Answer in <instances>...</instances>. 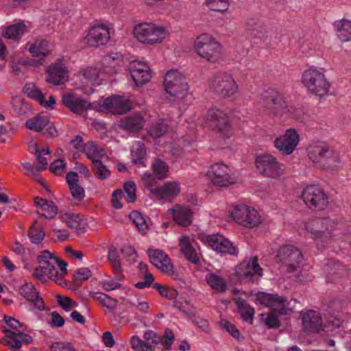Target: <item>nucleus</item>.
Returning a JSON list of instances; mask_svg holds the SVG:
<instances>
[{
  "label": "nucleus",
  "mask_w": 351,
  "mask_h": 351,
  "mask_svg": "<svg viewBox=\"0 0 351 351\" xmlns=\"http://www.w3.org/2000/svg\"><path fill=\"white\" fill-rule=\"evenodd\" d=\"M25 125L30 130L37 132H43V134L45 136L50 137H55L57 136V130L56 128L46 117L40 115L36 116L28 119L25 123Z\"/></svg>",
  "instance_id": "20"
},
{
  "label": "nucleus",
  "mask_w": 351,
  "mask_h": 351,
  "mask_svg": "<svg viewBox=\"0 0 351 351\" xmlns=\"http://www.w3.org/2000/svg\"><path fill=\"white\" fill-rule=\"evenodd\" d=\"M99 75V69L93 66L83 69L79 73L80 80L84 84L93 82L98 78Z\"/></svg>",
  "instance_id": "44"
},
{
  "label": "nucleus",
  "mask_w": 351,
  "mask_h": 351,
  "mask_svg": "<svg viewBox=\"0 0 351 351\" xmlns=\"http://www.w3.org/2000/svg\"><path fill=\"white\" fill-rule=\"evenodd\" d=\"M277 258L287 272L295 271L303 260L301 251L292 245L280 247L277 252Z\"/></svg>",
  "instance_id": "10"
},
{
  "label": "nucleus",
  "mask_w": 351,
  "mask_h": 351,
  "mask_svg": "<svg viewBox=\"0 0 351 351\" xmlns=\"http://www.w3.org/2000/svg\"><path fill=\"white\" fill-rule=\"evenodd\" d=\"M256 300L261 304L271 308V311H276L280 314L288 313L287 299L278 294L258 292L256 293Z\"/></svg>",
  "instance_id": "19"
},
{
  "label": "nucleus",
  "mask_w": 351,
  "mask_h": 351,
  "mask_svg": "<svg viewBox=\"0 0 351 351\" xmlns=\"http://www.w3.org/2000/svg\"><path fill=\"white\" fill-rule=\"evenodd\" d=\"M38 221L31 226L29 230V237L34 243H40L44 239L45 235L40 226L37 225Z\"/></svg>",
  "instance_id": "48"
},
{
  "label": "nucleus",
  "mask_w": 351,
  "mask_h": 351,
  "mask_svg": "<svg viewBox=\"0 0 351 351\" xmlns=\"http://www.w3.org/2000/svg\"><path fill=\"white\" fill-rule=\"evenodd\" d=\"M194 49L201 58L208 62L215 63L221 59V45L209 34L198 36L194 42Z\"/></svg>",
  "instance_id": "6"
},
{
  "label": "nucleus",
  "mask_w": 351,
  "mask_h": 351,
  "mask_svg": "<svg viewBox=\"0 0 351 351\" xmlns=\"http://www.w3.org/2000/svg\"><path fill=\"white\" fill-rule=\"evenodd\" d=\"M91 276V271L88 268H80L75 271L74 280L75 281H84L88 280Z\"/></svg>",
  "instance_id": "61"
},
{
  "label": "nucleus",
  "mask_w": 351,
  "mask_h": 351,
  "mask_svg": "<svg viewBox=\"0 0 351 351\" xmlns=\"http://www.w3.org/2000/svg\"><path fill=\"white\" fill-rule=\"evenodd\" d=\"M61 219L69 228L76 230L80 228V220L78 215L65 213L61 216Z\"/></svg>",
  "instance_id": "51"
},
{
  "label": "nucleus",
  "mask_w": 351,
  "mask_h": 351,
  "mask_svg": "<svg viewBox=\"0 0 351 351\" xmlns=\"http://www.w3.org/2000/svg\"><path fill=\"white\" fill-rule=\"evenodd\" d=\"M302 198L304 204L313 210H322L328 204V196L318 186H307L302 191Z\"/></svg>",
  "instance_id": "11"
},
{
  "label": "nucleus",
  "mask_w": 351,
  "mask_h": 351,
  "mask_svg": "<svg viewBox=\"0 0 351 351\" xmlns=\"http://www.w3.org/2000/svg\"><path fill=\"white\" fill-rule=\"evenodd\" d=\"M129 217L140 232L144 233L147 232L148 230V225L140 212L137 210L132 211L130 214Z\"/></svg>",
  "instance_id": "47"
},
{
  "label": "nucleus",
  "mask_w": 351,
  "mask_h": 351,
  "mask_svg": "<svg viewBox=\"0 0 351 351\" xmlns=\"http://www.w3.org/2000/svg\"><path fill=\"white\" fill-rule=\"evenodd\" d=\"M234 220L245 228L258 227L261 223V217L256 209L245 204H240L232 212Z\"/></svg>",
  "instance_id": "13"
},
{
  "label": "nucleus",
  "mask_w": 351,
  "mask_h": 351,
  "mask_svg": "<svg viewBox=\"0 0 351 351\" xmlns=\"http://www.w3.org/2000/svg\"><path fill=\"white\" fill-rule=\"evenodd\" d=\"M306 155L313 165L328 171H337L341 165L339 154L326 141H311L306 147Z\"/></svg>",
  "instance_id": "1"
},
{
  "label": "nucleus",
  "mask_w": 351,
  "mask_h": 351,
  "mask_svg": "<svg viewBox=\"0 0 351 351\" xmlns=\"http://www.w3.org/2000/svg\"><path fill=\"white\" fill-rule=\"evenodd\" d=\"M221 325L223 328H226V330L230 333L232 337L236 339H239L240 332L234 324H231L228 320L222 319L221 321Z\"/></svg>",
  "instance_id": "63"
},
{
  "label": "nucleus",
  "mask_w": 351,
  "mask_h": 351,
  "mask_svg": "<svg viewBox=\"0 0 351 351\" xmlns=\"http://www.w3.org/2000/svg\"><path fill=\"white\" fill-rule=\"evenodd\" d=\"M27 30V26L23 22L11 25L5 28L3 36L8 39L17 40Z\"/></svg>",
  "instance_id": "37"
},
{
  "label": "nucleus",
  "mask_w": 351,
  "mask_h": 351,
  "mask_svg": "<svg viewBox=\"0 0 351 351\" xmlns=\"http://www.w3.org/2000/svg\"><path fill=\"white\" fill-rule=\"evenodd\" d=\"M209 89L222 98L234 97L239 93V85L232 74L218 72L208 82Z\"/></svg>",
  "instance_id": "7"
},
{
  "label": "nucleus",
  "mask_w": 351,
  "mask_h": 351,
  "mask_svg": "<svg viewBox=\"0 0 351 351\" xmlns=\"http://www.w3.org/2000/svg\"><path fill=\"white\" fill-rule=\"evenodd\" d=\"M153 287L160 293L162 296L169 300L175 299L178 295V293L175 289L162 286L158 283L154 284Z\"/></svg>",
  "instance_id": "54"
},
{
  "label": "nucleus",
  "mask_w": 351,
  "mask_h": 351,
  "mask_svg": "<svg viewBox=\"0 0 351 351\" xmlns=\"http://www.w3.org/2000/svg\"><path fill=\"white\" fill-rule=\"evenodd\" d=\"M93 172L95 176L99 180H106L110 177L111 172L108 168L100 160L93 164Z\"/></svg>",
  "instance_id": "46"
},
{
  "label": "nucleus",
  "mask_w": 351,
  "mask_h": 351,
  "mask_svg": "<svg viewBox=\"0 0 351 351\" xmlns=\"http://www.w3.org/2000/svg\"><path fill=\"white\" fill-rule=\"evenodd\" d=\"M108 259L114 271V278L117 280H122L123 276L122 274V268L121 266L119 256L115 247H112L108 252Z\"/></svg>",
  "instance_id": "40"
},
{
  "label": "nucleus",
  "mask_w": 351,
  "mask_h": 351,
  "mask_svg": "<svg viewBox=\"0 0 351 351\" xmlns=\"http://www.w3.org/2000/svg\"><path fill=\"white\" fill-rule=\"evenodd\" d=\"M46 73V81L55 86L63 84L69 80L68 69L61 62L51 64Z\"/></svg>",
  "instance_id": "22"
},
{
  "label": "nucleus",
  "mask_w": 351,
  "mask_h": 351,
  "mask_svg": "<svg viewBox=\"0 0 351 351\" xmlns=\"http://www.w3.org/2000/svg\"><path fill=\"white\" fill-rule=\"evenodd\" d=\"M56 298L58 304L66 312H69L71 309L75 308L77 306V302L69 297L58 295Z\"/></svg>",
  "instance_id": "56"
},
{
  "label": "nucleus",
  "mask_w": 351,
  "mask_h": 351,
  "mask_svg": "<svg viewBox=\"0 0 351 351\" xmlns=\"http://www.w3.org/2000/svg\"><path fill=\"white\" fill-rule=\"evenodd\" d=\"M25 93L29 97L36 100L43 107L48 108L56 103V99L53 96H50L49 101H46L41 90L34 84L27 85L25 86Z\"/></svg>",
  "instance_id": "32"
},
{
  "label": "nucleus",
  "mask_w": 351,
  "mask_h": 351,
  "mask_svg": "<svg viewBox=\"0 0 351 351\" xmlns=\"http://www.w3.org/2000/svg\"><path fill=\"white\" fill-rule=\"evenodd\" d=\"M40 210L43 213L40 217L52 219L56 215L58 208L53 202L46 200Z\"/></svg>",
  "instance_id": "52"
},
{
  "label": "nucleus",
  "mask_w": 351,
  "mask_h": 351,
  "mask_svg": "<svg viewBox=\"0 0 351 351\" xmlns=\"http://www.w3.org/2000/svg\"><path fill=\"white\" fill-rule=\"evenodd\" d=\"M39 266L35 268L33 276L43 283L47 279L58 282L66 274L67 263L56 256L48 250L43 251L37 256Z\"/></svg>",
  "instance_id": "2"
},
{
  "label": "nucleus",
  "mask_w": 351,
  "mask_h": 351,
  "mask_svg": "<svg viewBox=\"0 0 351 351\" xmlns=\"http://www.w3.org/2000/svg\"><path fill=\"white\" fill-rule=\"evenodd\" d=\"M124 190L126 195L125 199L128 202H134L136 199V185L133 182H127L124 184Z\"/></svg>",
  "instance_id": "59"
},
{
  "label": "nucleus",
  "mask_w": 351,
  "mask_h": 351,
  "mask_svg": "<svg viewBox=\"0 0 351 351\" xmlns=\"http://www.w3.org/2000/svg\"><path fill=\"white\" fill-rule=\"evenodd\" d=\"M262 106L269 114L298 117V109L288 104L284 95L273 88H268L261 95Z\"/></svg>",
  "instance_id": "3"
},
{
  "label": "nucleus",
  "mask_w": 351,
  "mask_h": 351,
  "mask_svg": "<svg viewBox=\"0 0 351 351\" xmlns=\"http://www.w3.org/2000/svg\"><path fill=\"white\" fill-rule=\"evenodd\" d=\"M69 190L73 197L78 201H82L85 197L84 190L79 184L69 187Z\"/></svg>",
  "instance_id": "64"
},
{
  "label": "nucleus",
  "mask_w": 351,
  "mask_h": 351,
  "mask_svg": "<svg viewBox=\"0 0 351 351\" xmlns=\"http://www.w3.org/2000/svg\"><path fill=\"white\" fill-rule=\"evenodd\" d=\"M269 28L263 24H259L251 34V36L261 40H266L269 36Z\"/></svg>",
  "instance_id": "57"
},
{
  "label": "nucleus",
  "mask_w": 351,
  "mask_h": 351,
  "mask_svg": "<svg viewBox=\"0 0 351 351\" xmlns=\"http://www.w3.org/2000/svg\"><path fill=\"white\" fill-rule=\"evenodd\" d=\"M337 226V221L330 217L310 219L303 224V228L313 239L326 241L331 237V232Z\"/></svg>",
  "instance_id": "9"
},
{
  "label": "nucleus",
  "mask_w": 351,
  "mask_h": 351,
  "mask_svg": "<svg viewBox=\"0 0 351 351\" xmlns=\"http://www.w3.org/2000/svg\"><path fill=\"white\" fill-rule=\"evenodd\" d=\"M121 252L130 263L136 262L137 253L132 247L125 246L121 250Z\"/></svg>",
  "instance_id": "62"
},
{
  "label": "nucleus",
  "mask_w": 351,
  "mask_h": 351,
  "mask_svg": "<svg viewBox=\"0 0 351 351\" xmlns=\"http://www.w3.org/2000/svg\"><path fill=\"white\" fill-rule=\"evenodd\" d=\"M235 303L242 319L252 324L254 315V308L240 298L235 299Z\"/></svg>",
  "instance_id": "39"
},
{
  "label": "nucleus",
  "mask_w": 351,
  "mask_h": 351,
  "mask_svg": "<svg viewBox=\"0 0 351 351\" xmlns=\"http://www.w3.org/2000/svg\"><path fill=\"white\" fill-rule=\"evenodd\" d=\"M337 36L343 42H351V21L342 19L334 23Z\"/></svg>",
  "instance_id": "31"
},
{
  "label": "nucleus",
  "mask_w": 351,
  "mask_h": 351,
  "mask_svg": "<svg viewBox=\"0 0 351 351\" xmlns=\"http://www.w3.org/2000/svg\"><path fill=\"white\" fill-rule=\"evenodd\" d=\"M103 108L114 114H125L132 109L130 100L119 96L106 98L103 104Z\"/></svg>",
  "instance_id": "24"
},
{
  "label": "nucleus",
  "mask_w": 351,
  "mask_h": 351,
  "mask_svg": "<svg viewBox=\"0 0 351 351\" xmlns=\"http://www.w3.org/2000/svg\"><path fill=\"white\" fill-rule=\"evenodd\" d=\"M153 171L157 178L161 180L167 177L168 167L165 162L158 160L153 164Z\"/></svg>",
  "instance_id": "53"
},
{
  "label": "nucleus",
  "mask_w": 351,
  "mask_h": 351,
  "mask_svg": "<svg viewBox=\"0 0 351 351\" xmlns=\"http://www.w3.org/2000/svg\"><path fill=\"white\" fill-rule=\"evenodd\" d=\"M83 152L86 154L93 164L95 161H100L105 155L104 150L98 149L93 142H88L85 144Z\"/></svg>",
  "instance_id": "43"
},
{
  "label": "nucleus",
  "mask_w": 351,
  "mask_h": 351,
  "mask_svg": "<svg viewBox=\"0 0 351 351\" xmlns=\"http://www.w3.org/2000/svg\"><path fill=\"white\" fill-rule=\"evenodd\" d=\"M168 130V125L162 119L154 122L149 130V134L154 138H160Z\"/></svg>",
  "instance_id": "45"
},
{
  "label": "nucleus",
  "mask_w": 351,
  "mask_h": 351,
  "mask_svg": "<svg viewBox=\"0 0 351 351\" xmlns=\"http://www.w3.org/2000/svg\"><path fill=\"white\" fill-rule=\"evenodd\" d=\"M299 141L298 132L293 128H289L274 141V146L282 154L289 155L295 149Z\"/></svg>",
  "instance_id": "17"
},
{
  "label": "nucleus",
  "mask_w": 351,
  "mask_h": 351,
  "mask_svg": "<svg viewBox=\"0 0 351 351\" xmlns=\"http://www.w3.org/2000/svg\"><path fill=\"white\" fill-rule=\"evenodd\" d=\"M147 254L150 262L164 273L173 274V266L169 257L160 250L149 249Z\"/></svg>",
  "instance_id": "23"
},
{
  "label": "nucleus",
  "mask_w": 351,
  "mask_h": 351,
  "mask_svg": "<svg viewBox=\"0 0 351 351\" xmlns=\"http://www.w3.org/2000/svg\"><path fill=\"white\" fill-rule=\"evenodd\" d=\"M206 176L213 184L220 187L228 186L235 182L234 179L230 175L228 167L223 163L210 165Z\"/></svg>",
  "instance_id": "15"
},
{
  "label": "nucleus",
  "mask_w": 351,
  "mask_h": 351,
  "mask_svg": "<svg viewBox=\"0 0 351 351\" xmlns=\"http://www.w3.org/2000/svg\"><path fill=\"white\" fill-rule=\"evenodd\" d=\"M207 284L215 291L218 293H224L226 291L228 286L226 280L221 276L214 273H209L205 278Z\"/></svg>",
  "instance_id": "36"
},
{
  "label": "nucleus",
  "mask_w": 351,
  "mask_h": 351,
  "mask_svg": "<svg viewBox=\"0 0 351 351\" xmlns=\"http://www.w3.org/2000/svg\"><path fill=\"white\" fill-rule=\"evenodd\" d=\"M164 88L166 93L174 100L184 99L189 91L184 76L177 70L167 72L164 79Z\"/></svg>",
  "instance_id": "8"
},
{
  "label": "nucleus",
  "mask_w": 351,
  "mask_h": 351,
  "mask_svg": "<svg viewBox=\"0 0 351 351\" xmlns=\"http://www.w3.org/2000/svg\"><path fill=\"white\" fill-rule=\"evenodd\" d=\"M323 324L320 314L315 311H308L302 315V326L306 332H317L322 328Z\"/></svg>",
  "instance_id": "28"
},
{
  "label": "nucleus",
  "mask_w": 351,
  "mask_h": 351,
  "mask_svg": "<svg viewBox=\"0 0 351 351\" xmlns=\"http://www.w3.org/2000/svg\"><path fill=\"white\" fill-rule=\"evenodd\" d=\"M237 274L241 278H248L255 275L261 276L262 269L258 263L256 256L251 257L243 261L238 266Z\"/></svg>",
  "instance_id": "25"
},
{
  "label": "nucleus",
  "mask_w": 351,
  "mask_h": 351,
  "mask_svg": "<svg viewBox=\"0 0 351 351\" xmlns=\"http://www.w3.org/2000/svg\"><path fill=\"white\" fill-rule=\"evenodd\" d=\"M207 119L210 125L219 133L226 137L229 136L231 123L227 112L217 108H212L207 112Z\"/></svg>",
  "instance_id": "14"
},
{
  "label": "nucleus",
  "mask_w": 351,
  "mask_h": 351,
  "mask_svg": "<svg viewBox=\"0 0 351 351\" xmlns=\"http://www.w3.org/2000/svg\"><path fill=\"white\" fill-rule=\"evenodd\" d=\"M4 332L6 334V337L1 340V342L11 348L19 349L21 347V341L16 338L18 337L11 330H4Z\"/></svg>",
  "instance_id": "50"
},
{
  "label": "nucleus",
  "mask_w": 351,
  "mask_h": 351,
  "mask_svg": "<svg viewBox=\"0 0 351 351\" xmlns=\"http://www.w3.org/2000/svg\"><path fill=\"white\" fill-rule=\"evenodd\" d=\"M51 351H75L73 346L70 343L56 342L51 345Z\"/></svg>",
  "instance_id": "60"
},
{
  "label": "nucleus",
  "mask_w": 351,
  "mask_h": 351,
  "mask_svg": "<svg viewBox=\"0 0 351 351\" xmlns=\"http://www.w3.org/2000/svg\"><path fill=\"white\" fill-rule=\"evenodd\" d=\"M91 297L103 306L106 307L109 311L113 312L117 306L118 302L109 295L98 293L93 292L90 293Z\"/></svg>",
  "instance_id": "41"
},
{
  "label": "nucleus",
  "mask_w": 351,
  "mask_h": 351,
  "mask_svg": "<svg viewBox=\"0 0 351 351\" xmlns=\"http://www.w3.org/2000/svg\"><path fill=\"white\" fill-rule=\"evenodd\" d=\"M133 32L140 43L152 45L162 43L169 34L167 28L152 23H140L134 27Z\"/></svg>",
  "instance_id": "5"
},
{
  "label": "nucleus",
  "mask_w": 351,
  "mask_h": 351,
  "mask_svg": "<svg viewBox=\"0 0 351 351\" xmlns=\"http://www.w3.org/2000/svg\"><path fill=\"white\" fill-rule=\"evenodd\" d=\"M10 104L14 112L19 115H27L30 112L29 104L21 96L16 95L12 97Z\"/></svg>",
  "instance_id": "42"
},
{
  "label": "nucleus",
  "mask_w": 351,
  "mask_h": 351,
  "mask_svg": "<svg viewBox=\"0 0 351 351\" xmlns=\"http://www.w3.org/2000/svg\"><path fill=\"white\" fill-rule=\"evenodd\" d=\"M144 123L145 121L143 116L137 113L124 118L121 123V126L130 132H136L143 128Z\"/></svg>",
  "instance_id": "33"
},
{
  "label": "nucleus",
  "mask_w": 351,
  "mask_h": 351,
  "mask_svg": "<svg viewBox=\"0 0 351 351\" xmlns=\"http://www.w3.org/2000/svg\"><path fill=\"white\" fill-rule=\"evenodd\" d=\"M145 341L138 337H133L131 339L132 348L135 351H155V347L160 342V338L154 332L148 330L145 332Z\"/></svg>",
  "instance_id": "21"
},
{
  "label": "nucleus",
  "mask_w": 351,
  "mask_h": 351,
  "mask_svg": "<svg viewBox=\"0 0 351 351\" xmlns=\"http://www.w3.org/2000/svg\"><path fill=\"white\" fill-rule=\"evenodd\" d=\"M205 3L212 10L223 12L228 10L229 0H206Z\"/></svg>",
  "instance_id": "49"
},
{
  "label": "nucleus",
  "mask_w": 351,
  "mask_h": 351,
  "mask_svg": "<svg viewBox=\"0 0 351 351\" xmlns=\"http://www.w3.org/2000/svg\"><path fill=\"white\" fill-rule=\"evenodd\" d=\"M180 193V188L176 182H167L158 188L156 195L159 199L174 197Z\"/></svg>",
  "instance_id": "38"
},
{
  "label": "nucleus",
  "mask_w": 351,
  "mask_h": 351,
  "mask_svg": "<svg viewBox=\"0 0 351 351\" xmlns=\"http://www.w3.org/2000/svg\"><path fill=\"white\" fill-rule=\"evenodd\" d=\"M130 69L131 76L136 85H143L152 77L149 66L143 62H132Z\"/></svg>",
  "instance_id": "27"
},
{
  "label": "nucleus",
  "mask_w": 351,
  "mask_h": 351,
  "mask_svg": "<svg viewBox=\"0 0 351 351\" xmlns=\"http://www.w3.org/2000/svg\"><path fill=\"white\" fill-rule=\"evenodd\" d=\"M110 40V32L105 25H95L90 28L84 42L88 47H98L105 45Z\"/></svg>",
  "instance_id": "18"
},
{
  "label": "nucleus",
  "mask_w": 351,
  "mask_h": 351,
  "mask_svg": "<svg viewBox=\"0 0 351 351\" xmlns=\"http://www.w3.org/2000/svg\"><path fill=\"white\" fill-rule=\"evenodd\" d=\"M174 221L181 226H188L191 223L192 213L189 208L176 205L171 209Z\"/></svg>",
  "instance_id": "30"
},
{
  "label": "nucleus",
  "mask_w": 351,
  "mask_h": 351,
  "mask_svg": "<svg viewBox=\"0 0 351 351\" xmlns=\"http://www.w3.org/2000/svg\"><path fill=\"white\" fill-rule=\"evenodd\" d=\"M255 163L258 171L267 178H278L285 173L284 165L269 154L258 156Z\"/></svg>",
  "instance_id": "12"
},
{
  "label": "nucleus",
  "mask_w": 351,
  "mask_h": 351,
  "mask_svg": "<svg viewBox=\"0 0 351 351\" xmlns=\"http://www.w3.org/2000/svg\"><path fill=\"white\" fill-rule=\"evenodd\" d=\"M301 81L308 92L318 98L327 95L330 88V84L324 72L315 68L305 70Z\"/></svg>",
  "instance_id": "4"
},
{
  "label": "nucleus",
  "mask_w": 351,
  "mask_h": 351,
  "mask_svg": "<svg viewBox=\"0 0 351 351\" xmlns=\"http://www.w3.org/2000/svg\"><path fill=\"white\" fill-rule=\"evenodd\" d=\"M199 239L205 244L210 246L213 250L221 254H235L236 247L223 236L217 234H200Z\"/></svg>",
  "instance_id": "16"
},
{
  "label": "nucleus",
  "mask_w": 351,
  "mask_h": 351,
  "mask_svg": "<svg viewBox=\"0 0 351 351\" xmlns=\"http://www.w3.org/2000/svg\"><path fill=\"white\" fill-rule=\"evenodd\" d=\"M180 247L182 253L184 254L185 258L193 263H197L199 262V258L197 254L191 245L189 237H182L180 239Z\"/></svg>",
  "instance_id": "35"
},
{
  "label": "nucleus",
  "mask_w": 351,
  "mask_h": 351,
  "mask_svg": "<svg viewBox=\"0 0 351 351\" xmlns=\"http://www.w3.org/2000/svg\"><path fill=\"white\" fill-rule=\"evenodd\" d=\"M142 180L145 186L150 191V192L153 194H156L158 188L156 187V182L154 176L150 173H145L143 176Z\"/></svg>",
  "instance_id": "58"
},
{
  "label": "nucleus",
  "mask_w": 351,
  "mask_h": 351,
  "mask_svg": "<svg viewBox=\"0 0 351 351\" xmlns=\"http://www.w3.org/2000/svg\"><path fill=\"white\" fill-rule=\"evenodd\" d=\"M19 293L24 298L32 302L38 310L45 309L44 302L32 283L29 282L22 285L19 288Z\"/></svg>",
  "instance_id": "29"
},
{
  "label": "nucleus",
  "mask_w": 351,
  "mask_h": 351,
  "mask_svg": "<svg viewBox=\"0 0 351 351\" xmlns=\"http://www.w3.org/2000/svg\"><path fill=\"white\" fill-rule=\"evenodd\" d=\"M62 103L75 114H81L91 108V104L86 99L77 97L75 94L67 93L62 95Z\"/></svg>",
  "instance_id": "26"
},
{
  "label": "nucleus",
  "mask_w": 351,
  "mask_h": 351,
  "mask_svg": "<svg viewBox=\"0 0 351 351\" xmlns=\"http://www.w3.org/2000/svg\"><path fill=\"white\" fill-rule=\"evenodd\" d=\"M276 311H271L267 315L262 314L261 319L269 328H277L280 326V322Z\"/></svg>",
  "instance_id": "55"
},
{
  "label": "nucleus",
  "mask_w": 351,
  "mask_h": 351,
  "mask_svg": "<svg viewBox=\"0 0 351 351\" xmlns=\"http://www.w3.org/2000/svg\"><path fill=\"white\" fill-rule=\"evenodd\" d=\"M29 51L34 57H45L50 53L51 45L46 40H36L31 44Z\"/></svg>",
  "instance_id": "34"
}]
</instances>
